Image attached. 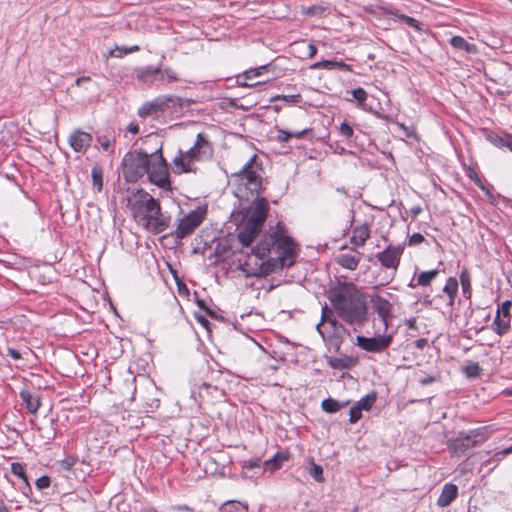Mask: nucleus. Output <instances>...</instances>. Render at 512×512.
Returning a JSON list of instances; mask_svg holds the SVG:
<instances>
[{
  "instance_id": "nucleus-1",
  "label": "nucleus",
  "mask_w": 512,
  "mask_h": 512,
  "mask_svg": "<svg viewBox=\"0 0 512 512\" xmlns=\"http://www.w3.org/2000/svg\"><path fill=\"white\" fill-rule=\"evenodd\" d=\"M238 267L247 277H259L275 268L291 267L297 256L296 244L287 235L285 227L277 224L271 233H265L250 252L241 251Z\"/></svg>"
},
{
  "instance_id": "nucleus-2",
  "label": "nucleus",
  "mask_w": 512,
  "mask_h": 512,
  "mask_svg": "<svg viewBox=\"0 0 512 512\" xmlns=\"http://www.w3.org/2000/svg\"><path fill=\"white\" fill-rule=\"evenodd\" d=\"M123 176L126 182L135 183L143 176L160 188L170 186L169 168L162 154V147L151 154L142 150L130 151L122 160Z\"/></svg>"
},
{
  "instance_id": "nucleus-3",
  "label": "nucleus",
  "mask_w": 512,
  "mask_h": 512,
  "mask_svg": "<svg viewBox=\"0 0 512 512\" xmlns=\"http://www.w3.org/2000/svg\"><path fill=\"white\" fill-rule=\"evenodd\" d=\"M329 300L338 318L346 324L361 327L367 322V297L354 283H343L331 290Z\"/></svg>"
},
{
  "instance_id": "nucleus-4",
  "label": "nucleus",
  "mask_w": 512,
  "mask_h": 512,
  "mask_svg": "<svg viewBox=\"0 0 512 512\" xmlns=\"http://www.w3.org/2000/svg\"><path fill=\"white\" fill-rule=\"evenodd\" d=\"M130 208L134 219L149 232L161 233L169 226L170 217L162 212L159 201L143 190L134 195Z\"/></svg>"
},
{
  "instance_id": "nucleus-5",
  "label": "nucleus",
  "mask_w": 512,
  "mask_h": 512,
  "mask_svg": "<svg viewBox=\"0 0 512 512\" xmlns=\"http://www.w3.org/2000/svg\"><path fill=\"white\" fill-rule=\"evenodd\" d=\"M261 172L262 164L254 154L238 172L232 173L229 183L235 197L245 201L257 198L262 189Z\"/></svg>"
},
{
  "instance_id": "nucleus-6",
  "label": "nucleus",
  "mask_w": 512,
  "mask_h": 512,
  "mask_svg": "<svg viewBox=\"0 0 512 512\" xmlns=\"http://www.w3.org/2000/svg\"><path fill=\"white\" fill-rule=\"evenodd\" d=\"M237 226V239L243 248H249L259 235L267 218L269 204L265 198H254Z\"/></svg>"
},
{
  "instance_id": "nucleus-7",
  "label": "nucleus",
  "mask_w": 512,
  "mask_h": 512,
  "mask_svg": "<svg viewBox=\"0 0 512 512\" xmlns=\"http://www.w3.org/2000/svg\"><path fill=\"white\" fill-rule=\"evenodd\" d=\"M134 75L139 82L149 86L156 82H158V85L165 86L180 80L178 73L173 68H162L161 65L136 67Z\"/></svg>"
},
{
  "instance_id": "nucleus-8",
  "label": "nucleus",
  "mask_w": 512,
  "mask_h": 512,
  "mask_svg": "<svg viewBox=\"0 0 512 512\" xmlns=\"http://www.w3.org/2000/svg\"><path fill=\"white\" fill-rule=\"evenodd\" d=\"M487 428H479L470 431L468 434L460 433L459 436L448 443L449 450L457 456L464 455L467 450L477 446L486 440Z\"/></svg>"
},
{
  "instance_id": "nucleus-9",
  "label": "nucleus",
  "mask_w": 512,
  "mask_h": 512,
  "mask_svg": "<svg viewBox=\"0 0 512 512\" xmlns=\"http://www.w3.org/2000/svg\"><path fill=\"white\" fill-rule=\"evenodd\" d=\"M206 211L197 208L190 211L183 218L179 219L178 225L175 230L176 238L183 239L194 232V230L201 225L205 218Z\"/></svg>"
},
{
  "instance_id": "nucleus-10",
  "label": "nucleus",
  "mask_w": 512,
  "mask_h": 512,
  "mask_svg": "<svg viewBox=\"0 0 512 512\" xmlns=\"http://www.w3.org/2000/svg\"><path fill=\"white\" fill-rule=\"evenodd\" d=\"M392 342V335L383 334L375 337H365L358 335L356 337V345L361 349L372 352L381 353L385 351Z\"/></svg>"
},
{
  "instance_id": "nucleus-11",
  "label": "nucleus",
  "mask_w": 512,
  "mask_h": 512,
  "mask_svg": "<svg viewBox=\"0 0 512 512\" xmlns=\"http://www.w3.org/2000/svg\"><path fill=\"white\" fill-rule=\"evenodd\" d=\"M404 247L402 245H388L382 252L376 255L381 265L385 268L397 270L400 259L403 254Z\"/></svg>"
},
{
  "instance_id": "nucleus-12",
  "label": "nucleus",
  "mask_w": 512,
  "mask_h": 512,
  "mask_svg": "<svg viewBox=\"0 0 512 512\" xmlns=\"http://www.w3.org/2000/svg\"><path fill=\"white\" fill-rule=\"evenodd\" d=\"M197 162L186 151L178 150L177 155L173 158L171 169L174 174L196 173Z\"/></svg>"
},
{
  "instance_id": "nucleus-13",
  "label": "nucleus",
  "mask_w": 512,
  "mask_h": 512,
  "mask_svg": "<svg viewBox=\"0 0 512 512\" xmlns=\"http://www.w3.org/2000/svg\"><path fill=\"white\" fill-rule=\"evenodd\" d=\"M186 152L192 156L194 161L199 162L212 155V145L202 133H199L194 145Z\"/></svg>"
},
{
  "instance_id": "nucleus-14",
  "label": "nucleus",
  "mask_w": 512,
  "mask_h": 512,
  "mask_svg": "<svg viewBox=\"0 0 512 512\" xmlns=\"http://www.w3.org/2000/svg\"><path fill=\"white\" fill-rule=\"evenodd\" d=\"M91 142V134L81 130H74L69 136V144L75 152H86L88 147L91 145Z\"/></svg>"
},
{
  "instance_id": "nucleus-15",
  "label": "nucleus",
  "mask_w": 512,
  "mask_h": 512,
  "mask_svg": "<svg viewBox=\"0 0 512 512\" xmlns=\"http://www.w3.org/2000/svg\"><path fill=\"white\" fill-rule=\"evenodd\" d=\"M370 301L378 316L383 320L385 326H387V320L392 315V304L379 295L372 296Z\"/></svg>"
},
{
  "instance_id": "nucleus-16",
  "label": "nucleus",
  "mask_w": 512,
  "mask_h": 512,
  "mask_svg": "<svg viewBox=\"0 0 512 512\" xmlns=\"http://www.w3.org/2000/svg\"><path fill=\"white\" fill-rule=\"evenodd\" d=\"M362 253L356 250H352L348 253H341L335 257V260L338 265L342 268L349 270H356L360 261H361Z\"/></svg>"
},
{
  "instance_id": "nucleus-17",
  "label": "nucleus",
  "mask_w": 512,
  "mask_h": 512,
  "mask_svg": "<svg viewBox=\"0 0 512 512\" xmlns=\"http://www.w3.org/2000/svg\"><path fill=\"white\" fill-rule=\"evenodd\" d=\"M153 105L156 108V111L162 112L170 106H182L183 99L179 96L169 94V95H161L152 100Z\"/></svg>"
},
{
  "instance_id": "nucleus-18",
  "label": "nucleus",
  "mask_w": 512,
  "mask_h": 512,
  "mask_svg": "<svg viewBox=\"0 0 512 512\" xmlns=\"http://www.w3.org/2000/svg\"><path fill=\"white\" fill-rule=\"evenodd\" d=\"M370 237V227L367 223L356 225L352 230L350 243L355 247H363L367 239Z\"/></svg>"
},
{
  "instance_id": "nucleus-19",
  "label": "nucleus",
  "mask_w": 512,
  "mask_h": 512,
  "mask_svg": "<svg viewBox=\"0 0 512 512\" xmlns=\"http://www.w3.org/2000/svg\"><path fill=\"white\" fill-rule=\"evenodd\" d=\"M457 495L458 487L455 484L447 483L442 488L437 505L442 508L447 507L456 499Z\"/></svg>"
},
{
  "instance_id": "nucleus-20",
  "label": "nucleus",
  "mask_w": 512,
  "mask_h": 512,
  "mask_svg": "<svg viewBox=\"0 0 512 512\" xmlns=\"http://www.w3.org/2000/svg\"><path fill=\"white\" fill-rule=\"evenodd\" d=\"M20 397L30 413L35 414L38 411L41 404L38 395L33 394L27 389H24L20 392Z\"/></svg>"
},
{
  "instance_id": "nucleus-21",
  "label": "nucleus",
  "mask_w": 512,
  "mask_h": 512,
  "mask_svg": "<svg viewBox=\"0 0 512 512\" xmlns=\"http://www.w3.org/2000/svg\"><path fill=\"white\" fill-rule=\"evenodd\" d=\"M221 512H249V505L245 501L227 500L219 507Z\"/></svg>"
},
{
  "instance_id": "nucleus-22",
  "label": "nucleus",
  "mask_w": 512,
  "mask_h": 512,
  "mask_svg": "<svg viewBox=\"0 0 512 512\" xmlns=\"http://www.w3.org/2000/svg\"><path fill=\"white\" fill-rule=\"evenodd\" d=\"M438 274L439 271L437 269L421 272L417 277L416 283L414 282L413 279L409 283V287L415 288L417 286H428L437 277Z\"/></svg>"
},
{
  "instance_id": "nucleus-23",
  "label": "nucleus",
  "mask_w": 512,
  "mask_h": 512,
  "mask_svg": "<svg viewBox=\"0 0 512 512\" xmlns=\"http://www.w3.org/2000/svg\"><path fill=\"white\" fill-rule=\"evenodd\" d=\"M450 44L453 48L457 50H463L470 54H475L477 52V47L475 44L467 42L461 36H454L450 40Z\"/></svg>"
},
{
  "instance_id": "nucleus-24",
  "label": "nucleus",
  "mask_w": 512,
  "mask_h": 512,
  "mask_svg": "<svg viewBox=\"0 0 512 512\" xmlns=\"http://www.w3.org/2000/svg\"><path fill=\"white\" fill-rule=\"evenodd\" d=\"M510 317H504L500 315V311H497L495 319L492 323L493 330L498 335L505 334L510 328Z\"/></svg>"
},
{
  "instance_id": "nucleus-25",
  "label": "nucleus",
  "mask_w": 512,
  "mask_h": 512,
  "mask_svg": "<svg viewBox=\"0 0 512 512\" xmlns=\"http://www.w3.org/2000/svg\"><path fill=\"white\" fill-rule=\"evenodd\" d=\"M355 362V359L350 356L328 358V364L334 369H349Z\"/></svg>"
},
{
  "instance_id": "nucleus-26",
  "label": "nucleus",
  "mask_w": 512,
  "mask_h": 512,
  "mask_svg": "<svg viewBox=\"0 0 512 512\" xmlns=\"http://www.w3.org/2000/svg\"><path fill=\"white\" fill-rule=\"evenodd\" d=\"M487 141H489L495 147H506L509 148V145L512 143V135L505 134L504 136H500L497 134H488L486 136Z\"/></svg>"
},
{
  "instance_id": "nucleus-27",
  "label": "nucleus",
  "mask_w": 512,
  "mask_h": 512,
  "mask_svg": "<svg viewBox=\"0 0 512 512\" xmlns=\"http://www.w3.org/2000/svg\"><path fill=\"white\" fill-rule=\"evenodd\" d=\"M348 404L349 401L339 402L333 398H326L322 401L321 407L327 413H335Z\"/></svg>"
},
{
  "instance_id": "nucleus-28",
  "label": "nucleus",
  "mask_w": 512,
  "mask_h": 512,
  "mask_svg": "<svg viewBox=\"0 0 512 512\" xmlns=\"http://www.w3.org/2000/svg\"><path fill=\"white\" fill-rule=\"evenodd\" d=\"M288 460V456L283 453H276L271 459L264 462L266 470L275 471L281 467V464Z\"/></svg>"
},
{
  "instance_id": "nucleus-29",
  "label": "nucleus",
  "mask_w": 512,
  "mask_h": 512,
  "mask_svg": "<svg viewBox=\"0 0 512 512\" xmlns=\"http://www.w3.org/2000/svg\"><path fill=\"white\" fill-rule=\"evenodd\" d=\"M288 460V456L283 453H276L271 459L264 462L266 470L275 471L281 467V464Z\"/></svg>"
},
{
  "instance_id": "nucleus-30",
  "label": "nucleus",
  "mask_w": 512,
  "mask_h": 512,
  "mask_svg": "<svg viewBox=\"0 0 512 512\" xmlns=\"http://www.w3.org/2000/svg\"><path fill=\"white\" fill-rule=\"evenodd\" d=\"M443 291L449 296V305L452 306L454 303L455 296L458 291V281L454 277L448 278Z\"/></svg>"
},
{
  "instance_id": "nucleus-31",
  "label": "nucleus",
  "mask_w": 512,
  "mask_h": 512,
  "mask_svg": "<svg viewBox=\"0 0 512 512\" xmlns=\"http://www.w3.org/2000/svg\"><path fill=\"white\" fill-rule=\"evenodd\" d=\"M91 177L93 186L97 192H100L103 187V169L98 165L94 166L91 170Z\"/></svg>"
},
{
  "instance_id": "nucleus-32",
  "label": "nucleus",
  "mask_w": 512,
  "mask_h": 512,
  "mask_svg": "<svg viewBox=\"0 0 512 512\" xmlns=\"http://www.w3.org/2000/svg\"><path fill=\"white\" fill-rule=\"evenodd\" d=\"M376 401V393L372 392L364 397H362L360 400H358L355 404L363 411H368L372 408Z\"/></svg>"
},
{
  "instance_id": "nucleus-33",
  "label": "nucleus",
  "mask_w": 512,
  "mask_h": 512,
  "mask_svg": "<svg viewBox=\"0 0 512 512\" xmlns=\"http://www.w3.org/2000/svg\"><path fill=\"white\" fill-rule=\"evenodd\" d=\"M385 13L388 15H393L394 17L404 21L408 26L420 30L419 22L415 18H412L405 14L396 13L392 10H385Z\"/></svg>"
},
{
  "instance_id": "nucleus-34",
  "label": "nucleus",
  "mask_w": 512,
  "mask_h": 512,
  "mask_svg": "<svg viewBox=\"0 0 512 512\" xmlns=\"http://www.w3.org/2000/svg\"><path fill=\"white\" fill-rule=\"evenodd\" d=\"M139 50H140V47L137 46V45H134V46H131V47H125V46L119 47V46H116L115 49H112L110 51V56L116 57V58H121V57H123L126 54L137 52Z\"/></svg>"
},
{
  "instance_id": "nucleus-35",
  "label": "nucleus",
  "mask_w": 512,
  "mask_h": 512,
  "mask_svg": "<svg viewBox=\"0 0 512 512\" xmlns=\"http://www.w3.org/2000/svg\"><path fill=\"white\" fill-rule=\"evenodd\" d=\"M460 283L462 286V291L465 296L470 295L471 291V279H470V273L465 268L460 273Z\"/></svg>"
},
{
  "instance_id": "nucleus-36",
  "label": "nucleus",
  "mask_w": 512,
  "mask_h": 512,
  "mask_svg": "<svg viewBox=\"0 0 512 512\" xmlns=\"http://www.w3.org/2000/svg\"><path fill=\"white\" fill-rule=\"evenodd\" d=\"M309 474L312 478H314L317 482L322 483L324 482L323 477V468L322 466L312 462L311 467L309 470Z\"/></svg>"
},
{
  "instance_id": "nucleus-37",
  "label": "nucleus",
  "mask_w": 512,
  "mask_h": 512,
  "mask_svg": "<svg viewBox=\"0 0 512 512\" xmlns=\"http://www.w3.org/2000/svg\"><path fill=\"white\" fill-rule=\"evenodd\" d=\"M157 113H158V111H156V108L153 105V101L144 103L139 108V111H138V114L141 117H146V116H150V115L157 114Z\"/></svg>"
},
{
  "instance_id": "nucleus-38",
  "label": "nucleus",
  "mask_w": 512,
  "mask_h": 512,
  "mask_svg": "<svg viewBox=\"0 0 512 512\" xmlns=\"http://www.w3.org/2000/svg\"><path fill=\"white\" fill-rule=\"evenodd\" d=\"M11 472L13 475L18 476L27 483L24 466L21 463L13 462L11 464Z\"/></svg>"
},
{
  "instance_id": "nucleus-39",
  "label": "nucleus",
  "mask_w": 512,
  "mask_h": 512,
  "mask_svg": "<svg viewBox=\"0 0 512 512\" xmlns=\"http://www.w3.org/2000/svg\"><path fill=\"white\" fill-rule=\"evenodd\" d=\"M276 100H284L287 103H298L301 100L300 94H294V95H276L270 99L271 102Z\"/></svg>"
},
{
  "instance_id": "nucleus-40",
  "label": "nucleus",
  "mask_w": 512,
  "mask_h": 512,
  "mask_svg": "<svg viewBox=\"0 0 512 512\" xmlns=\"http://www.w3.org/2000/svg\"><path fill=\"white\" fill-rule=\"evenodd\" d=\"M362 417V410L354 404L349 411V422L351 424H355L358 422Z\"/></svg>"
},
{
  "instance_id": "nucleus-41",
  "label": "nucleus",
  "mask_w": 512,
  "mask_h": 512,
  "mask_svg": "<svg viewBox=\"0 0 512 512\" xmlns=\"http://www.w3.org/2000/svg\"><path fill=\"white\" fill-rule=\"evenodd\" d=\"M266 70H267V66H260L255 69H251L249 71H246L243 74V78H245L246 80H252L253 78L262 75L264 73V71H266Z\"/></svg>"
},
{
  "instance_id": "nucleus-42",
  "label": "nucleus",
  "mask_w": 512,
  "mask_h": 512,
  "mask_svg": "<svg viewBox=\"0 0 512 512\" xmlns=\"http://www.w3.org/2000/svg\"><path fill=\"white\" fill-rule=\"evenodd\" d=\"M339 132L346 139H350L353 136V134H354L353 127L348 122H346V121H343L340 124Z\"/></svg>"
},
{
  "instance_id": "nucleus-43",
  "label": "nucleus",
  "mask_w": 512,
  "mask_h": 512,
  "mask_svg": "<svg viewBox=\"0 0 512 512\" xmlns=\"http://www.w3.org/2000/svg\"><path fill=\"white\" fill-rule=\"evenodd\" d=\"M305 133V131H301L299 133H290L288 131H285V130H279L278 131V134H277V139L280 141V142H287L290 140V138L292 136H296L297 138H300L303 134Z\"/></svg>"
},
{
  "instance_id": "nucleus-44",
  "label": "nucleus",
  "mask_w": 512,
  "mask_h": 512,
  "mask_svg": "<svg viewBox=\"0 0 512 512\" xmlns=\"http://www.w3.org/2000/svg\"><path fill=\"white\" fill-rule=\"evenodd\" d=\"M351 93L353 98L359 103V105H362L367 99V92L363 88H356L352 90Z\"/></svg>"
},
{
  "instance_id": "nucleus-45",
  "label": "nucleus",
  "mask_w": 512,
  "mask_h": 512,
  "mask_svg": "<svg viewBox=\"0 0 512 512\" xmlns=\"http://www.w3.org/2000/svg\"><path fill=\"white\" fill-rule=\"evenodd\" d=\"M481 368L477 363H472L465 368V373L470 378H475L480 375Z\"/></svg>"
},
{
  "instance_id": "nucleus-46",
  "label": "nucleus",
  "mask_w": 512,
  "mask_h": 512,
  "mask_svg": "<svg viewBox=\"0 0 512 512\" xmlns=\"http://www.w3.org/2000/svg\"><path fill=\"white\" fill-rule=\"evenodd\" d=\"M331 69H339L344 71H352V67L343 61L331 60Z\"/></svg>"
},
{
  "instance_id": "nucleus-47",
  "label": "nucleus",
  "mask_w": 512,
  "mask_h": 512,
  "mask_svg": "<svg viewBox=\"0 0 512 512\" xmlns=\"http://www.w3.org/2000/svg\"><path fill=\"white\" fill-rule=\"evenodd\" d=\"M468 176L482 191L488 192V190L486 189L485 185L482 183L481 179L478 177L476 172H474L472 169H469Z\"/></svg>"
},
{
  "instance_id": "nucleus-48",
  "label": "nucleus",
  "mask_w": 512,
  "mask_h": 512,
  "mask_svg": "<svg viewBox=\"0 0 512 512\" xmlns=\"http://www.w3.org/2000/svg\"><path fill=\"white\" fill-rule=\"evenodd\" d=\"M76 464V458L72 457V456H69V457H66L65 459H63L61 462H60V467L63 469V470H70L74 465Z\"/></svg>"
},
{
  "instance_id": "nucleus-49",
  "label": "nucleus",
  "mask_w": 512,
  "mask_h": 512,
  "mask_svg": "<svg viewBox=\"0 0 512 512\" xmlns=\"http://www.w3.org/2000/svg\"><path fill=\"white\" fill-rule=\"evenodd\" d=\"M50 478L48 476H41L39 477L36 482H35V485L38 489H45V488H48L50 486Z\"/></svg>"
},
{
  "instance_id": "nucleus-50",
  "label": "nucleus",
  "mask_w": 512,
  "mask_h": 512,
  "mask_svg": "<svg viewBox=\"0 0 512 512\" xmlns=\"http://www.w3.org/2000/svg\"><path fill=\"white\" fill-rule=\"evenodd\" d=\"M425 240L424 236L420 233H414L409 237V245H419Z\"/></svg>"
},
{
  "instance_id": "nucleus-51",
  "label": "nucleus",
  "mask_w": 512,
  "mask_h": 512,
  "mask_svg": "<svg viewBox=\"0 0 512 512\" xmlns=\"http://www.w3.org/2000/svg\"><path fill=\"white\" fill-rule=\"evenodd\" d=\"M511 302L510 301H505L502 303V306L500 309H498L497 311H500V315L501 316H504V317H510V309H511Z\"/></svg>"
},
{
  "instance_id": "nucleus-52",
  "label": "nucleus",
  "mask_w": 512,
  "mask_h": 512,
  "mask_svg": "<svg viewBox=\"0 0 512 512\" xmlns=\"http://www.w3.org/2000/svg\"><path fill=\"white\" fill-rule=\"evenodd\" d=\"M311 69H331V60H322L311 65Z\"/></svg>"
},
{
  "instance_id": "nucleus-53",
  "label": "nucleus",
  "mask_w": 512,
  "mask_h": 512,
  "mask_svg": "<svg viewBox=\"0 0 512 512\" xmlns=\"http://www.w3.org/2000/svg\"><path fill=\"white\" fill-rule=\"evenodd\" d=\"M177 288H178V293L181 296H189L190 291H189L188 287L186 286V284L178 282Z\"/></svg>"
},
{
  "instance_id": "nucleus-54",
  "label": "nucleus",
  "mask_w": 512,
  "mask_h": 512,
  "mask_svg": "<svg viewBox=\"0 0 512 512\" xmlns=\"http://www.w3.org/2000/svg\"><path fill=\"white\" fill-rule=\"evenodd\" d=\"M7 355L13 358L14 360H19L22 357L21 353L17 349L10 347L7 349Z\"/></svg>"
},
{
  "instance_id": "nucleus-55",
  "label": "nucleus",
  "mask_w": 512,
  "mask_h": 512,
  "mask_svg": "<svg viewBox=\"0 0 512 512\" xmlns=\"http://www.w3.org/2000/svg\"><path fill=\"white\" fill-rule=\"evenodd\" d=\"M414 344L416 348L422 350L427 346L428 341L425 338H419L414 342Z\"/></svg>"
},
{
  "instance_id": "nucleus-56",
  "label": "nucleus",
  "mask_w": 512,
  "mask_h": 512,
  "mask_svg": "<svg viewBox=\"0 0 512 512\" xmlns=\"http://www.w3.org/2000/svg\"><path fill=\"white\" fill-rule=\"evenodd\" d=\"M435 381H436V378L434 376L423 377L419 380V382L422 386L432 384Z\"/></svg>"
},
{
  "instance_id": "nucleus-57",
  "label": "nucleus",
  "mask_w": 512,
  "mask_h": 512,
  "mask_svg": "<svg viewBox=\"0 0 512 512\" xmlns=\"http://www.w3.org/2000/svg\"><path fill=\"white\" fill-rule=\"evenodd\" d=\"M247 80L243 78V76L238 77V83L243 86L253 87L255 85L260 84V82L248 83Z\"/></svg>"
},
{
  "instance_id": "nucleus-58",
  "label": "nucleus",
  "mask_w": 512,
  "mask_h": 512,
  "mask_svg": "<svg viewBox=\"0 0 512 512\" xmlns=\"http://www.w3.org/2000/svg\"><path fill=\"white\" fill-rule=\"evenodd\" d=\"M317 53V48L314 44H309L308 45V57L309 58H313Z\"/></svg>"
},
{
  "instance_id": "nucleus-59",
  "label": "nucleus",
  "mask_w": 512,
  "mask_h": 512,
  "mask_svg": "<svg viewBox=\"0 0 512 512\" xmlns=\"http://www.w3.org/2000/svg\"><path fill=\"white\" fill-rule=\"evenodd\" d=\"M128 132L131 134H137L139 132V127L135 123H130L127 127Z\"/></svg>"
},
{
  "instance_id": "nucleus-60",
  "label": "nucleus",
  "mask_w": 512,
  "mask_h": 512,
  "mask_svg": "<svg viewBox=\"0 0 512 512\" xmlns=\"http://www.w3.org/2000/svg\"><path fill=\"white\" fill-rule=\"evenodd\" d=\"M327 310H328L327 305H325V306L323 307V309H322V311H323V314H322V321H321L319 324H317V330H318V332H319L322 336H324V333L322 332V330H321L320 326H321L322 322H323V321H324V319H325V313L327 312Z\"/></svg>"
},
{
  "instance_id": "nucleus-61",
  "label": "nucleus",
  "mask_w": 512,
  "mask_h": 512,
  "mask_svg": "<svg viewBox=\"0 0 512 512\" xmlns=\"http://www.w3.org/2000/svg\"><path fill=\"white\" fill-rule=\"evenodd\" d=\"M91 79L89 76H82L75 80V84L80 86L83 82H89Z\"/></svg>"
},
{
  "instance_id": "nucleus-62",
  "label": "nucleus",
  "mask_w": 512,
  "mask_h": 512,
  "mask_svg": "<svg viewBox=\"0 0 512 512\" xmlns=\"http://www.w3.org/2000/svg\"><path fill=\"white\" fill-rule=\"evenodd\" d=\"M197 305L208 312L209 315H212L213 313L206 307L204 300L198 299L196 301Z\"/></svg>"
},
{
  "instance_id": "nucleus-63",
  "label": "nucleus",
  "mask_w": 512,
  "mask_h": 512,
  "mask_svg": "<svg viewBox=\"0 0 512 512\" xmlns=\"http://www.w3.org/2000/svg\"><path fill=\"white\" fill-rule=\"evenodd\" d=\"M101 146L104 150H108L110 148V140L108 138L104 139V141L101 142Z\"/></svg>"
},
{
  "instance_id": "nucleus-64",
  "label": "nucleus",
  "mask_w": 512,
  "mask_h": 512,
  "mask_svg": "<svg viewBox=\"0 0 512 512\" xmlns=\"http://www.w3.org/2000/svg\"><path fill=\"white\" fill-rule=\"evenodd\" d=\"M196 319L203 326H206L209 323L208 320L204 316H197Z\"/></svg>"
}]
</instances>
